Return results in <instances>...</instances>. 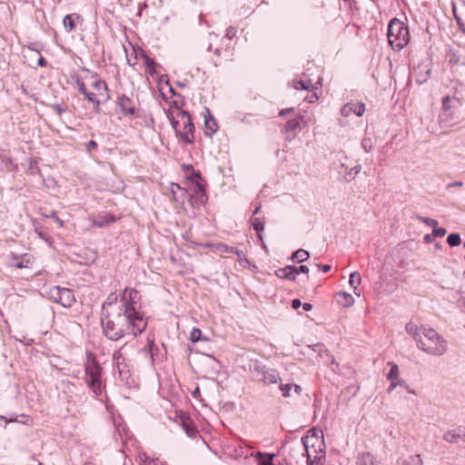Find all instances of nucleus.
Here are the masks:
<instances>
[{
	"label": "nucleus",
	"instance_id": "nucleus-1",
	"mask_svg": "<svg viewBox=\"0 0 465 465\" xmlns=\"http://www.w3.org/2000/svg\"><path fill=\"white\" fill-rule=\"evenodd\" d=\"M103 333L111 341H119L126 335L136 337L144 331L147 321L143 313L133 303L123 309L114 308L102 315Z\"/></svg>",
	"mask_w": 465,
	"mask_h": 465
},
{
	"label": "nucleus",
	"instance_id": "nucleus-2",
	"mask_svg": "<svg viewBox=\"0 0 465 465\" xmlns=\"http://www.w3.org/2000/svg\"><path fill=\"white\" fill-rule=\"evenodd\" d=\"M422 336L417 347L433 356H442L448 351V341L436 330L421 326Z\"/></svg>",
	"mask_w": 465,
	"mask_h": 465
},
{
	"label": "nucleus",
	"instance_id": "nucleus-3",
	"mask_svg": "<svg viewBox=\"0 0 465 465\" xmlns=\"http://www.w3.org/2000/svg\"><path fill=\"white\" fill-rule=\"evenodd\" d=\"M102 371L103 369L95 356L91 352H87L84 362V381L89 390L96 397L101 396L105 388L102 379Z\"/></svg>",
	"mask_w": 465,
	"mask_h": 465
},
{
	"label": "nucleus",
	"instance_id": "nucleus-4",
	"mask_svg": "<svg viewBox=\"0 0 465 465\" xmlns=\"http://www.w3.org/2000/svg\"><path fill=\"white\" fill-rule=\"evenodd\" d=\"M306 451L308 465H323L325 460V444L322 436L310 430L302 438Z\"/></svg>",
	"mask_w": 465,
	"mask_h": 465
},
{
	"label": "nucleus",
	"instance_id": "nucleus-5",
	"mask_svg": "<svg viewBox=\"0 0 465 465\" xmlns=\"http://www.w3.org/2000/svg\"><path fill=\"white\" fill-rule=\"evenodd\" d=\"M138 292L136 290L125 288L122 293L121 298L118 300V297L115 293H111L107 297L106 301L103 303L102 315L108 314L109 312L114 308L123 309L133 303H135L134 300Z\"/></svg>",
	"mask_w": 465,
	"mask_h": 465
},
{
	"label": "nucleus",
	"instance_id": "nucleus-6",
	"mask_svg": "<svg viewBox=\"0 0 465 465\" xmlns=\"http://www.w3.org/2000/svg\"><path fill=\"white\" fill-rule=\"evenodd\" d=\"M177 117L181 119L183 128L177 130V137L186 144H192L194 142V124L192 122L191 115L188 112L179 110Z\"/></svg>",
	"mask_w": 465,
	"mask_h": 465
},
{
	"label": "nucleus",
	"instance_id": "nucleus-7",
	"mask_svg": "<svg viewBox=\"0 0 465 465\" xmlns=\"http://www.w3.org/2000/svg\"><path fill=\"white\" fill-rule=\"evenodd\" d=\"M49 298L64 308H70L76 302L72 290L60 286H54L48 292Z\"/></svg>",
	"mask_w": 465,
	"mask_h": 465
},
{
	"label": "nucleus",
	"instance_id": "nucleus-8",
	"mask_svg": "<svg viewBox=\"0 0 465 465\" xmlns=\"http://www.w3.org/2000/svg\"><path fill=\"white\" fill-rule=\"evenodd\" d=\"M462 103L461 101L455 97V96H450L446 95L442 98V109L443 114L440 116L441 122H450L453 120L454 113L456 110H458L461 106Z\"/></svg>",
	"mask_w": 465,
	"mask_h": 465
},
{
	"label": "nucleus",
	"instance_id": "nucleus-9",
	"mask_svg": "<svg viewBox=\"0 0 465 465\" xmlns=\"http://www.w3.org/2000/svg\"><path fill=\"white\" fill-rule=\"evenodd\" d=\"M410 31H387L388 42L393 49L401 50L409 42Z\"/></svg>",
	"mask_w": 465,
	"mask_h": 465
},
{
	"label": "nucleus",
	"instance_id": "nucleus-10",
	"mask_svg": "<svg viewBox=\"0 0 465 465\" xmlns=\"http://www.w3.org/2000/svg\"><path fill=\"white\" fill-rule=\"evenodd\" d=\"M113 360L115 363L116 371L119 374L121 381L127 382L130 377V370L127 364H125V358L122 353V349L115 351L113 354Z\"/></svg>",
	"mask_w": 465,
	"mask_h": 465
},
{
	"label": "nucleus",
	"instance_id": "nucleus-11",
	"mask_svg": "<svg viewBox=\"0 0 465 465\" xmlns=\"http://www.w3.org/2000/svg\"><path fill=\"white\" fill-rule=\"evenodd\" d=\"M116 104L124 116H134L137 113L135 102L125 94L118 97Z\"/></svg>",
	"mask_w": 465,
	"mask_h": 465
},
{
	"label": "nucleus",
	"instance_id": "nucleus-12",
	"mask_svg": "<svg viewBox=\"0 0 465 465\" xmlns=\"http://www.w3.org/2000/svg\"><path fill=\"white\" fill-rule=\"evenodd\" d=\"M10 258L12 259V262H13L11 263V266L17 268V269L31 268L35 262L34 256L29 253L17 255V254L12 252L10 254Z\"/></svg>",
	"mask_w": 465,
	"mask_h": 465
},
{
	"label": "nucleus",
	"instance_id": "nucleus-13",
	"mask_svg": "<svg viewBox=\"0 0 465 465\" xmlns=\"http://www.w3.org/2000/svg\"><path fill=\"white\" fill-rule=\"evenodd\" d=\"M257 371L256 379L263 381L265 384H274L280 380L278 373L275 371H266L264 367L255 365Z\"/></svg>",
	"mask_w": 465,
	"mask_h": 465
},
{
	"label": "nucleus",
	"instance_id": "nucleus-14",
	"mask_svg": "<svg viewBox=\"0 0 465 465\" xmlns=\"http://www.w3.org/2000/svg\"><path fill=\"white\" fill-rule=\"evenodd\" d=\"M365 112V104L362 103H347L341 110L343 117H349L351 114L361 116Z\"/></svg>",
	"mask_w": 465,
	"mask_h": 465
},
{
	"label": "nucleus",
	"instance_id": "nucleus-15",
	"mask_svg": "<svg viewBox=\"0 0 465 465\" xmlns=\"http://www.w3.org/2000/svg\"><path fill=\"white\" fill-rule=\"evenodd\" d=\"M222 36H220L215 32H211L208 36L209 40V46L208 49L210 51H213L214 54H220L221 50L223 49V47H227L228 45L224 44V42L221 41Z\"/></svg>",
	"mask_w": 465,
	"mask_h": 465
},
{
	"label": "nucleus",
	"instance_id": "nucleus-16",
	"mask_svg": "<svg viewBox=\"0 0 465 465\" xmlns=\"http://www.w3.org/2000/svg\"><path fill=\"white\" fill-rule=\"evenodd\" d=\"M114 222H115V218L107 212L101 213L92 219V224L98 228L106 227Z\"/></svg>",
	"mask_w": 465,
	"mask_h": 465
},
{
	"label": "nucleus",
	"instance_id": "nucleus-17",
	"mask_svg": "<svg viewBox=\"0 0 465 465\" xmlns=\"http://www.w3.org/2000/svg\"><path fill=\"white\" fill-rule=\"evenodd\" d=\"M275 275L280 279L295 281L296 280V266L287 265L283 268H280L275 272Z\"/></svg>",
	"mask_w": 465,
	"mask_h": 465
},
{
	"label": "nucleus",
	"instance_id": "nucleus-18",
	"mask_svg": "<svg viewBox=\"0 0 465 465\" xmlns=\"http://www.w3.org/2000/svg\"><path fill=\"white\" fill-rule=\"evenodd\" d=\"M465 434L460 428L449 430L443 434V440L449 443H457L459 440H464Z\"/></svg>",
	"mask_w": 465,
	"mask_h": 465
},
{
	"label": "nucleus",
	"instance_id": "nucleus-19",
	"mask_svg": "<svg viewBox=\"0 0 465 465\" xmlns=\"http://www.w3.org/2000/svg\"><path fill=\"white\" fill-rule=\"evenodd\" d=\"M357 465H380V462L371 452H361L357 456Z\"/></svg>",
	"mask_w": 465,
	"mask_h": 465
},
{
	"label": "nucleus",
	"instance_id": "nucleus-20",
	"mask_svg": "<svg viewBox=\"0 0 465 465\" xmlns=\"http://www.w3.org/2000/svg\"><path fill=\"white\" fill-rule=\"evenodd\" d=\"M208 114H210L208 112ZM218 130V124L216 120L209 114L204 118V134L207 136H212Z\"/></svg>",
	"mask_w": 465,
	"mask_h": 465
},
{
	"label": "nucleus",
	"instance_id": "nucleus-21",
	"mask_svg": "<svg viewBox=\"0 0 465 465\" xmlns=\"http://www.w3.org/2000/svg\"><path fill=\"white\" fill-rule=\"evenodd\" d=\"M143 351L145 356L150 358L152 364H153L159 351V348L154 344L153 341L148 340L147 345L143 349Z\"/></svg>",
	"mask_w": 465,
	"mask_h": 465
},
{
	"label": "nucleus",
	"instance_id": "nucleus-22",
	"mask_svg": "<svg viewBox=\"0 0 465 465\" xmlns=\"http://www.w3.org/2000/svg\"><path fill=\"white\" fill-rule=\"evenodd\" d=\"M336 298H337V302L340 305L346 307V308L351 307L355 302L352 295L346 292H341L337 293Z\"/></svg>",
	"mask_w": 465,
	"mask_h": 465
},
{
	"label": "nucleus",
	"instance_id": "nucleus-23",
	"mask_svg": "<svg viewBox=\"0 0 465 465\" xmlns=\"http://www.w3.org/2000/svg\"><path fill=\"white\" fill-rule=\"evenodd\" d=\"M292 87L296 90H306V91H312L314 89V85L311 79L293 80Z\"/></svg>",
	"mask_w": 465,
	"mask_h": 465
},
{
	"label": "nucleus",
	"instance_id": "nucleus-24",
	"mask_svg": "<svg viewBox=\"0 0 465 465\" xmlns=\"http://www.w3.org/2000/svg\"><path fill=\"white\" fill-rule=\"evenodd\" d=\"M92 87L94 89V93L98 94V96H104V93L107 91V84L104 81L97 79L96 77H93Z\"/></svg>",
	"mask_w": 465,
	"mask_h": 465
},
{
	"label": "nucleus",
	"instance_id": "nucleus-25",
	"mask_svg": "<svg viewBox=\"0 0 465 465\" xmlns=\"http://www.w3.org/2000/svg\"><path fill=\"white\" fill-rule=\"evenodd\" d=\"M406 331L412 336V338L415 340V341L418 343L419 339L421 338V327L419 328L415 323L413 322H408L405 327Z\"/></svg>",
	"mask_w": 465,
	"mask_h": 465
},
{
	"label": "nucleus",
	"instance_id": "nucleus-26",
	"mask_svg": "<svg viewBox=\"0 0 465 465\" xmlns=\"http://www.w3.org/2000/svg\"><path fill=\"white\" fill-rule=\"evenodd\" d=\"M361 282V277L358 272H353L350 274L349 284L353 289V292L357 296H360V292L358 290V287L360 286Z\"/></svg>",
	"mask_w": 465,
	"mask_h": 465
},
{
	"label": "nucleus",
	"instance_id": "nucleus-27",
	"mask_svg": "<svg viewBox=\"0 0 465 465\" xmlns=\"http://www.w3.org/2000/svg\"><path fill=\"white\" fill-rule=\"evenodd\" d=\"M182 423H183V428L185 431V433L190 437V438H195L196 435L198 434V430L197 429L193 426L192 420L189 419V418H186V419H183L182 420Z\"/></svg>",
	"mask_w": 465,
	"mask_h": 465
},
{
	"label": "nucleus",
	"instance_id": "nucleus-28",
	"mask_svg": "<svg viewBox=\"0 0 465 465\" xmlns=\"http://www.w3.org/2000/svg\"><path fill=\"white\" fill-rule=\"evenodd\" d=\"M341 168L344 169L345 172H346V174L344 176L345 180L347 182H350L351 181L352 179H354V177L361 172V165H356L352 168H351L349 171H348V168L345 166V164H341Z\"/></svg>",
	"mask_w": 465,
	"mask_h": 465
},
{
	"label": "nucleus",
	"instance_id": "nucleus-29",
	"mask_svg": "<svg viewBox=\"0 0 465 465\" xmlns=\"http://www.w3.org/2000/svg\"><path fill=\"white\" fill-rule=\"evenodd\" d=\"M309 257H310V254L307 251H305L303 249H299L292 254V261L296 262H302L307 261L309 259Z\"/></svg>",
	"mask_w": 465,
	"mask_h": 465
},
{
	"label": "nucleus",
	"instance_id": "nucleus-30",
	"mask_svg": "<svg viewBox=\"0 0 465 465\" xmlns=\"http://www.w3.org/2000/svg\"><path fill=\"white\" fill-rule=\"evenodd\" d=\"M391 366V370L387 374V379L390 381H401L400 380V370L397 364L393 362L388 363Z\"/></svg>",
	"mask_w": 465,
	"mask_h": 465
},
{
	"label": "nucleus",
	"instance_id": "nucleus-31",
	"mask_svg": "<svg viewBox=\"0 0 465 465\" xmlns=\"http://www.w3.org/2000/svg\"><path fill=\"white\" fill-rule=\"evenodd\" d=\"M140 460L143 465H167L164 461L150 458L146 454L140 455Z\"/></svg>",
	"mask_w": 465,
	"mask_h": 465
},
{
	"label": "nucleus",
	"instance_id": "nucleus-32",
	"mask_svg": "<svg viewBox=\"0 0 465 465\" xmlns=\"http://www.w3.org/2000/svg\"><path fill=\"white\" fill-rule=\"evenodd\" d=\"M12 422H18V423H22L25 425H31L33 423V420L25 414H21L15 418H9V420H6V423H12Z\"/></svg>",
	"mask_w": 465,
	"mask_h": 465
},
{
	"label": "nucleus",
	"instance_id": "nucleus-33",
	"mask_svg": "<svg viewBox=\"0 0 465 465\" xmlns=\"http://www.w3.org/2000/svg\"><path fill=\"white\" fill-rule=\"evenodd\" d=\"M251 223L253 229L256 231L257 235L262 239L261 232L264 230V223L261 218H251Z\"/></svg>",
	"mask_w": 465,
	"mask_h": 465
},
{
	"label": "nucleus",
	"instance_id": "nucleus-34",
	"mask_svg": "<svg viewBox=\"0 0 465 465\" xmlns=\"http://www.w3.org/2000/svg\"><path fill=\"white\" fill-rule=\"evenodd\" d=\"M211 246L217 252H220V253H232V251H233V247H231L227 244H224V243H222V242H218V243H213V244H211Z\"/></svg>",
	"mask_w": 465,
	"mask_h": 465
},
{
	"label": "nucleus",
	"instance_id": "nucleus-35",
	"mask_svg": "<svg viewBox=\"0 0 465 465\" xmlns=\"http://www.w3.org/2000/svg\"><path fill=\"white\" fill-rule=\"evenodd\" d=\"M79 16L75 14L66 15L64 18V25L65 27H69L73 29L75 27V20L78 19Z\"/></svg>",
	"mask_w": 465,
	"mask_h": 465
},
{
	"label": "nucleus",
	"instance_id": "nucleus-36",
	"mask_svg": "<svg viewBox=\"0 0 465 465\" xmlns=\"http://www.w3.org/2000/svg\"><path fill=\"white\" fill-rule=\"evenodd\" d=\"M201 178V174L199 172H195L194 170L192 171V173L190 174L189 179L196 183V189L198 193L203 192V185L199 183V179Z\"/></svg>",
	"mask_w": 465,
	"mask_h": 465
},
{
	"label": "nucleus",
	"instance_id": "nucleus-37",
	"mask_svg": "<svg viewBox=\"0 0 465 465\" xmlns=\"http://www.w3.org/2000/svg\"><path fill=\"white\" fill-rule=\"evenodd\" d=\"M298 129H301L300 121L298 119H291L285 124V131L287 132H295Z\"/></svg>",
	"mask_w": 465,
	"mask_h": 465
},
{
	"label": "nucleus",
	"instance_id": "nucleus-38",
	"mask_svg": "<svg viewBox=\"0 0 465 465\" xmlns=\"http://www.w3.org/2000/svg\"><path fill=\"white\" fill-rule=\"evenodd\" d=\"M145 66L149 71V74L151 75L156 74V67L158 66V64L154 62L153 59L146 57L144 61Z\"/></svg>",
	"mask_w": 465,
	"mask_h": 465
},
{
	"label": "nucleus",
	"instance_id": "nucleus-39",
	"mask_svg": "<svg viewBox=\"0 0 465 465\" xmlns=\"http://www.w3.org/2000/svg\"><path fill=\"white\" fill-rule=\"evenodd\" d=\"M447 242L450 246L456 247L460 244L461 239L459 233H450L447 238Z\"/></svg>",
	"mask_w": 465,
	"mask_h": 465
},
{
	"label": "nucleus",
	"instance_id": "nucleus-40",
	"mask_svg": "<svg viewBox=\"0 0 465 465\" xmlns=\"http://www.w3.org/2000/svg\"><path fill=\"white\" fill-rule=\"evenodd\" d=\"M395 26L398 27V29H408L407 26L404 25V23L400 21L397 18H392L387 26V29H393Z\"/></svg>",
	"mask_w": 465,
	"mask_h": 465
},
{
	"label": "nucleus",
	"instance_id": "nucleus-41",
	"mask_svg": "<svg viewBox=\"0 0 465 465\" xmlns=\"http://www.w3.org/2000/svg\"><path fill=\"white\" fill-rule=\"evenodd\" d=\"M97 97H98V94L94 92H90L89 94L87 95L88 101H90L91 103L94 104V109L96 111L99 110L100 104H101L100 100Z\"/></svg>",
	"mask_w": 465,
	"mask_h": 465
},
{
	"label": "nucleus",
	"instance_id": "nucleus-42",
	"mask_svg": "<svg viewBox=\"0 0 465 465\" xmlns=\"http://www.w3.org/2000/svg\"><path fill=\"white\" fill-rule=\"evenodd\" d=\"M361 147L362 149L366 152V153H369L372 150L373 148V143H372V140L371 138L370 137H364L362 140H361Z\"/></svg>",
	"mask_w": 465,
	"mask_h": 465
},
{
	"label": "nucleus",
	"instance_id": "nucleus-43",
	"mask_svg": "<svg viewBox=\"0 0 465 465\" xmlns=\"http://www.w3.org/2000/svg\"><path fill=\"white\" fill-rule=\"evenodd\" d=\"M418 220L422 222L424 224L432 227L433 229L438 226L437 220L432 218L418 216Z\"/></svg>",
	"mask_w": 465,
	"mask_h": 465
},
{
	"label": "nucleus",
	"instance_id": "nucleus-44",
	"mask_svg": "<svg viewBox=\"0 0 465 465\" xmlns=\"http://www.w3.org/2000/svg\"><path fill=\"white\" fill-rule=\"evenodd\" d=\"M202 331L198 328H193L190 333V340L192 342H196L201 340Z\"/></svg>",
	"mask_w": 465,
	"mask_h": 465
},
{
	"label": "nucleus",
	"instance_id": "nucleus-45",
	"mask_svg": "<svg viewBox=\"0 0 465 465\" xmlns=\"http://www.w3.org/2000/svg\"><path fill=\"white\" fill-rule=\"evenodd\" d=\"M28 173L30 174H36V173H40V169L39 167L37 166V162L31 159L30 162H29V167H28Z\"/></svg>",
	"mask_w": 465,
	"mask_h": 465
},
{
	"label": "nucleus",
	"instance_id": "nucleus-46",
	"mask_svg": "<svg viewBox=\"0 0 465 465\" xmlns=\"http://www.w3.org/2000/svg\"><path fill=\"white\" fill-rule=\"evenodd\" d=\"M292 389V384L287 383V384H281L280 390L282 392V396L284 398H288L291 396V391Z\"/></svg>",
	"mask_w": 465,
	"mask_h": 465
},
{
	"label": "nucleus",
	"instance_id": "nucleus-47",
	"mask_svg": "<svg viewBox=\"0 0 465 465\" xmlns=\"http://www.w3.org/2000/svg\"><path fill=\"white\" fill-rule=\"evenodd\" d=\"M274 457V454L264 456L262 455V457L259 459V465H273L272 464V459Z\"/></svg>",
	"mask_w": 465,
	"mask_h": 465
},
{
	"label": "nucleus",
	"instance_id": "nucleus-48",
	"mask_svg": "<svg viewBox=\"0 0 465 465\" xmlns=\"http://www.w3.org/2000/svg\"><path fill=\"white\" fill-rule=\"evenodd\" d=\"M235 36V31H226V33L222 36L221 41L227 43L231 41Z\"/></svg>",
	"mask_w": 465,
	"mask_h": 465
},
{
	"label": "nucleus",
	"instance_id": "nucleus-49",
	"mask_svg": "<svg viewBox=\"0 0 465 465\" xmlns=\"http://www.w3.org/2000/svg\"><path fill=\"white\" fill-rule=\"evenodd\" d=\"M52 107L56 111V113L59 115H61L66 111V105L64 104H55Z\"/></svg>",
	"mask_w": 465,
	"mask_h": 465
},
{
	"label": "nucleus",
	"instance_id": "nucleus-50",
	"mask_svg": "<svg viewBox=\"0 0 465 465\" xmlns=\"http://www.w3.org/2000/svg\"><path fill=\"white\" fill-rule=\"evenodd\" d=\"M432 232L435 237H443L447 233V231H446V229L441 228V227L440 228L435 227L433 229Z\"/></svg>",
	"mask_w": 465,
	"mask_h": 465
},
{
	"label": "nucleus",
	"instance_id": "nucleus-51",
	"mask_svg": "<svg viewBox=\"0 0 465 465\" xmlns=\"http://www.w3.org/2000/svg\"><path fill=\"white\" fill-rule=\"evenodd\" d=\"M232 253H234V254L237 255L238 260H239L240 262H242L243 260L246 261L245 254H244V252L242 250L233 248V251H232Z\"/></svg>",
	"mask_w": 465,
	"mask_h": 465
},
{
	"label": "nucleus",
	"instance_id": "nucleus-52",
	"mask_svg": "<svg viewBox=\"0 0 465 465\" xmlns=\"http://www.w3.org/2000/svg\"><path fill=\"white\" fill-rule=\"evenodd\" d=\"M182 124L181 122V119L178 118V119H174V118H172L171 120V124L173 126V128L175 130V133L177 134V130H180V124Z\"/></svg>",
	"mask_w": 465,
	"mask_h": 465
},
{
	"label": "nucleus",
	"instance_id": "nucleus-53",
	"mask_svg": "<svg viewBox=\"0 0 465 465\" xmlns=\"http://www.w3.org/2000/svg\"><path fill=\"white\" fill-rule=\"evenodd\" d=\"M403 384H405V382L402 381H391V385H390L388 391H389V392H391L396 388L397 385H403Z\"/></svg>",
	"mask_w": 465,
	"mask_h": 465
},
{
	"label": "nucleus",
	"instance_id": "nucleus-54",
	"mask_svg": "<svg viewBox=\"0 0 465 465\" xmlns=\"http://www.w3.org/2000/svg\"><path fill=\"white\" fill-rule=\"evenodd\" d=\"M78 90L81 94H85L88 90L85 84L82 81H77L76 83Z\"/></svg>",
	"mask_w": 465,
	"mask_h": 465
},
{
	"label": "nucleus",
	"instance_id": "nucleus-55",
	"mask_svg": "<svg viewBox=\"0 0 465 465\" xmlns=\"http://www.w3.org/2000/svg\"><path fill=\"white\" fill-rule=\"evenodd\" d=\"M309 272V267L306 265H301L299 267H296V275L299 273H308Z\"/></svg>",
	"mask_w": 465,
	"mask_h": 465
},
{
	"label": "nucleus",
	"instance_id": "nucleus-56",
	"mask_svg": "<svg viewBox=\"0 0 465 465\" xmlns=\"http://www.w3.org/2000/svg\"><path fill=\"white\" fill-rule=\"evenodd\" d=\"M410 460L411 461V463H413L414 465H421V459H420V455H416V456H412L410 458Z\"/></svg>",
	"mask_w": 465,
	"mask_h": 465
},
{
	"label": "nucleus",
	"instance_id": "nucleus-57",
	"mask_svg": "<svg viewBox=\"0 0 465 465\" xmlns=\"http://www.w3.org/2000/svg\"><path fill=\"white\" fill-rule=\"evenodd\" d=\"M97 143L94 140H91L88 142V143L86 144V150L87 151H91V150H94L97 148Z\"/></svg>",
	"mask_w": 465,
	"mask_h": 465
},
{
	"label": "nucleus",
	"instance_id": "nucleus-58",
	"mask_svg": "<svg viewBox=\"0 0 465 465\" xmlns=\"http://www.w3.org/2000/svg\"><path fill=\"white\" fill-rule=\"evenodd\" d=\"M305 100L309 103H313L316 100H318V95L315 93H312L310 95H308Z\"/></svg>",
	"mask_w": 465,
	"mask_h": 465
},
{
	"label": "nucleus",
	"instance_id": "nucleus-59",
	"mask_svg": "<svg viewBox=\"0 0 465 465\" xmlns=\"http://www.w3.org/2000/svg\"><path fill=\"white\" fill-rule=\"evenodd\" d=\"M317 267L323 272H328L331 270V265L329 264H317Z\"/></svg>",
	"mask_w": 465,
	"mask_h": 465
},
{
	"label": "nucleus",
	"instance_id": "nucleus-60",
	"mask_svg": "<svg viewBox=\"0 0 465 465\" xmlns=\"http://www.w3.org/2000/svg\"><path fill=\"white\" fill-rule=\"evenodd\" d=\"M434 235L432 234H426L423 238L425 243H431L434 241Z\"/></svg>",
	"mask_w": 465,
	"mask_h": 465
},
{
	"label": "nucleus",
	"instance_id": "nucleus-61",
	"mask_svg": "<svg viewBox=\"0 0 465 465\" xmlns=\"http://www.w3.org/2000/svg\"><path fill=\"white\" fill-rule=\"evenodd\" d=\"M302 302H301L299 299H294V300H292V308H293V309H295V310H296V309H298V308H300V307L302 306Z\"/></svg>",
	"mask_w": 465,
	"mask_h": 465
},
{
	"label": "nucleus",
	"instance_id": "nucleus-62",
	"mask_svg": "<svg viewBox=\"0 0 465 465\" xmlns=\"http://www.w3.org/2000/svg\"><path fill=\"white\" fill-rule=\"evenodd\" d=\"M292 112H293V108H286V109H282V110H281V111H280L279 115H280V116H284V115H286L287 114H290V113H292Z\"/></svg>",
	"mask_w": 465,
	"mask_h": 465
},
{
	"label": "nucleus",
	"instance_id": "nucleus-63",
	"mask_svg": "<svg viewBox=\"0 0 465 465\" xmlns=\"http://www.w3.org/2000/svg\"><path fill=\"white\" fill-rule=\"evenodd\" d=\"M52 217L58 223L60 227L64 226V222L56 215V213H53Z\"/></svg>",
	"mask_w": 465,
	"mask_h": 465
},
{
	"label": "nucleus",
	"instance_id": "nucleus-64",
	"mask_svg": "<svg viewBox=\"0 0 465 465\" xmlns=\"http://www.w3.org/2000/svg\"><path fill=\"white\" fill-rule=\"evenodd\" d=\"M292 389L294 390V392L297 394V395H300L301 392H302V387L298 384H292Z\"/></svg>",
	"mask_w": 465,
	"mask_h": 465
}]
</instances>
